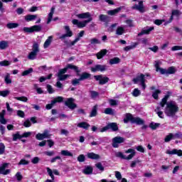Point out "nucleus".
<instances>
[{
	"mask_svg": "<svg viewBox=\"0 0 182 182\" xmlns=\"http://www.w3.org/2000/svg\"><path fill=\"white\" fill-rule=\"evenodd\" d=\"M76 16L78 18V19H87L82 21H79L77 19H73L72 21L73 25H76L80 29L85 28L86 25L89 23V22H92V21H93V18L89 12L76 14Z\"/></svg>",
	"mask_w": 182,
	"mask_h": 182,
	"instance_id": "obj_1",
	"label": "nucleus"
},
{
	"mask_svg": "<svg viewBox=\"0 0 182 182\" xmlns=\"http://www.w3.org/2000/svg\"><path fill=\"white\" fill-rule=\"evenodd\" d=\"M164 113L168 117H174L178 113V105L174 101H169L166 104Z\"/></svg>",
	"mask_w": 182,
	"mask_h": 182,
	"instance_id": "obj_2",
	"label": "nucleus"
},
{
	"mask_svg": "<svg viewBox=\"0 0 182 182\" xmlns=\"http://www.w3.org/2000/svg\"><path fill=\"white\" fill-rule=\"evenodd\" d=\"M68 69H71L73 70H75L77 73H79L80 70H79V68L76 65H73L72 64H68L67 66L63 69H60L58 70V73L57 74V76L58 77V80H66L68 77H69V75L65 74L66 72H68Z\"/></svg>",
	"mask_w": 182,
	"mask_h": 182,
	"instance_id": "obj_3",
	"label": "nucleus"
},
{
	"mask_svg": "<svg viewBox=\"0 0 182 182\" xmlns=\"http://www.w3.org/2000/svg\"><path fill=\"white\" fill-rule=\"evenodd\" d=\"M160 61H155L154 67L156 72H160L161 75H174L176 73V68L170 67L167 70L160 68Z\"/></svg>",
	"mask_w": 182,
	"mask_h": 182,
	"instance_id": "obj_4",
	"label": "nucleus"
},
{
	"mask_svg": "<svg viewBox=\"0 0 182 182\" xmlns=\"http://www.w3.org/2000/svg\"><path fill=\"white\" fill-rule=\"evenodd\" d=\"M125 153L127 154H129V153H131L128 156H126L122 152H117L115 153L116 157H118V159H122V160H132L134 156H136V151L133 149H129L127 151H125Z\"/></svg>",
	"mask_w": 182,
	"mask_h": 182,
	"instance_id": "obj_5",
	"label": "nucleus"
},
{
	"mask_svg": "<svg viewBox=\"0 0 182 182\" xmlns=\"http://www.w3.org/2000/svg\"><path fill=\"white\" fill-rule=\"evenodd\" d=\"M39 43H34L33 45L32 51L28 54V59L30 60H35L36 59V56H38V53H39Z\"/></svg>",
	"mask_w": 182,
	"mask_h": 182,
	"instance_id": "obj_6",
	"label": "nucleus"
},
{
	"mask_svg": "<svg viewBox=\"0 0 182 182\" xmlns=\"http://www.w3.org/2000/svg\"><path fill=\"white\" fill-rule=\"evenodd\" d=\"M144 77V74H140L139 75H137L135 78L133 79V82L135 85H137L139 82H141V86L143 90L146 89V84L144 83V82H146V79Z\"/></svg>",
	"mask_w": 182,
	"mask_h": 182,
	"instance_id": "obj_7",
	"label": "nucleus"
},
{
	"mask_svg": "<svg viewBox=\"0 0 182 182\" xmlns=\"http://www.w3.org/2000/svg\"><path fill=\"white\" fill-rule=\"evenodd\" d=\"M23 32L26 33H33V32H41L42 31V26L41 25H35L31 27H24L23 28Z\"/></svg>",
	"mask_w": 182,
	"mask_h": 182,
	"instance_id": "obj_8",
	"label": "nucleus"
},
{
	"mask_svg": "<svg viewBox=\"0 0 182 182\" xmlns=\"http://www.w3.org/2000/svg\"><path fill=\"white\" fill-rule=\"evenodd\" d=\"M126 139L122 136H115L112 139V146L114 149H117L119 147V144H122V143H124Z\"/></svg>",
	"mask_w": 182,
	"mask_h": 182,
	"instance_id": "obj_9",
	"label": "nucleus"
},
{
	"mask_svg": "<svg viewBox=\"0 0 182 182\" xmlns=\"http://www.w3.org/2000/svg\"><path fill=\"white\" fill-rule=\"evenodd\" d=\"M52 134L49 133V130L45 129L43 134L38 133L36 135L37 140H44V139H50Z\"/></svg>",
	"mask_w": 182,
	"mask_h": 182,
	"instance_id": "obj_10",
	"label": "nucleus"
},
{
	"mask_svg": "<svg viewBox=\"0 0 182 182\" xmlns=\"http://www.w3.org/2000/svg\"><path fill=\"white\" fill-rule=\"evenodd\" d=\"M64 28L65 29V33L59 37V39H61V41L66 39V38H72V36H73V32L70 31V27H69V26H65Z\"/></svg>",
	"mask_w": 182,
	"mask_h": 182,
	"instance_id": "obj_11",
	"label": "nucleus"
},
{
	"mask_svg": "<svg viewBox=\"0 0 182 182\" xmlns=\"http://www.w3.org/2000/svg\"><path fill=\"white\" fill-rule=\"evenodd\" d=\"M62 102H63V97H57L51 101L50 104H48L46 106V109H47V110H50L54 105H56V103H62Z\"/></svg>",
	"mask_w": 182,
	"mask_h": 182,
	"instance_id": "obj_12",
	"label": "nucleus"
},
{
	"mask_svg": "<svg viewBox=\"0 0 182 182\" xmlns=\"http://www.w3.org/2000/svg\"><path fill=\"white\" fill-rule=\"evenodd\" d=\"M73 102H75V99L70 97L68 98L67 100L65 102V106H67V107L70 109V110H75V109L77 107V105Z\"/></svg>",
	"mask_w": 182,
	"mask_h": 182,
	"instance_id": "obj_13",
	"label": "nucleus"
},
{
	"mask_svg": "<svg viewBox=\"0 0 182 182\" xmlns=\"http://www.w3.org/2000/svg\"><path fill=\"white\" fill-rule=\"evenodd\" d=\"M91 70L92 72H105V70H107V65L98 64L92 67Z\"/></svg>",
	"mask_w": 182,
	"mask_h": 182,
	"instance_id": "obj_14",
	"label": "nucleus"
},
{
	"mask_svg": "<svg viewBox=\"0 0 182 182\" xmlns=\"http://www.w3.org/2000/svg\"><path fill=\"white\" fill-rule=\"evenodd\" d=\"M132 9H135L136 11H139V12H141V14H143L146 12V10L144 9V4H143V1H139L138 4H134Z\"/></svg>",
	"mask_w": 182,
	"mask_h": 182,
	"instance_id": "obj_15",
	"label": "nucleus"
},
{
	"mask_svg": "<svg viewBox=\"0 0 182 182\" xmlns=\"http://www.w3.org/2000/svg\"><path fill=\"white\" fill-rule=\"evenodd\" d=\"M94 78L95 80H99L100 85H106L109 82V79L107 77H103V75H95Z\"/></svg>",
	"mask_w": 182,
	"mask_h": 182,
	"instance_id": "obj_16",
	"label": "nucleus"
},
{
	"mask_svg": "<svg viewBox=\"0 0 182 182\" xmlns=\"http://www.w3.org/2000/svg\"><path fill=\"white\" fill-rule=\"evenodd\" d=\"M151 31H154V26H146L142 28L141 32L138 33V36H142V35H150V32H151Z\"/></svg>",
	"mask_w": 182,
	"mask_h": 182,
	"instance_id": "obj_17",
	"label": "nucleus"
},
{
	"mask_svg": "<svg viewBox=\"0 0 182 182\" xmlns=\"http://www.w3.org/2000/svg\"><path fill=\"white\" fill-rule=\"evenodd\" d=\"M171 95H173V93L170 91H168L167 95H166L164 96V97L160 102L159 106H161V107H164V106H166V105H167V103H168V102H167V100H168V97H170Z\"/></svg>",
	"mask_w": 182,
	"mask_h": 182,
	"instance_id": "obj_18",
	"label": "nucleus"
},
{
	"mask_svg": "<svg viewBox=\"0 0 182 182\" xmlns=\"http://www.w3.org/2000/svg\"><path fill=\"white\" fill-rule=\"evenodd\" d=\"M46 170H47V173L51 178L52 181L55 180V176H53V174H55V176H59V171H58V169L52 170L50 169V168L48 167Z\"/></svg>",
	"mask_w": 182,
	"mask_h": 182,
	"instance_id": "obj_19",
	"label": "nucleus"
},
{
	"mask_svg": "<svg viewBox=\"0 0 182 182\" xmlns=\"http://www.w3.org/2000/svg\"><path fill=\"white\" fill-rule=\"evenodd\" d=\"M132 123L137 124L138 126H141V124H144V120L141 119L140 117H134L132 115V118H131Z\"/></svg>",
	"mask_w": 182,
	"mask_h": 182,
	"instance_id": "obj_20",
	"label": "nucleus"
},
{
	"mask_svg": "<svg viewBox=\"0 0 182 182\" xmlns=\"http://www.w3.org/2000/svg\"><path fill=\"white\" fill-rule=\"evenodd\" d=\"M8 167V164H4L1 166H0V174H4V176H6L11 173V170L6 169Z\"/></svg>",
	"mask_w": 182,
	"mask_h": 182,
	"instance_id": "obj_21",
	"label": "nucleus"
},
{
	"mask_svg": "<svg viewBox=\"0 0 182 182\" xmlns=\"http://www.w3.org/2000/svg\"><path fill=\"white\" fill-rule=\"evenodd\" d=\"M166 153V154H170L171 156H173L174 154H176L179 157L182 156V150L181 149H173L171 151L167 150Z\"/></svg>",
	"mask_w": 182,
	"mask_h": 182,
	"instance_id": "obj_22",
	"label": "nucleus"
},
{
	"mask_svg": "<svg viewBox=\"0 0 182 182\" xmlns=\"http://www.w3.org/2000/svg\"><path fill=\"white\" fill-rule=\"evenodd\" d=\"M163 109H164V107H161V105L158 106L156 109H155V113L158 114L160 119H164V113L162 111Z\"/></svg>",
	"mask_w": 182,
	"mask_h": 182,
	"instance_id": "obj_23",
	"label": "nucleus"
},
{
	"mask_svg": "<svg viewBox=\"0 0 182 182\" xmlns=\"http://www.w3.org/2000/svg\"><path fill=\"white\" fill-rule=\"evenodd\" d=\"M77 127H79L80 129H83L84 130H89L90 124L86 122H81L77 124Z\"/></svg>",
	"mask_w": 182,
	"mask_h": 182,
	"instance_id": "obj_24",
	"label": "nucleus"
},
{
	"mask_svg": "<svg viewBox=\"0 0 182 182\" xmlns=\"http://www.w3.org/2000/svg\"><path fill=\"white\" fill-rule=\"evenodd\" d=\"M55 6H53L50 9V13L48 14V19L46 21L47 25H49V23H50V22H52V20L53 19V14H55Z\"/></svg>",
	"mask_w": 182,
	"mask_h": 182,
	"instance_id": "obj_25",
	"label": "nucleus"
},
{
	"mask_svg": "<svg viewBox=\"0 0 182 182\" xmlns=\"http://www.w3.org/2000/svg\"><path fill=\"white\" fill-rule=\"evenodd\" d=\"M99 20L100 22H105V23H107L108 22H110V17L107 15L100 14L99 16Z\"/></svg>",
	"mask_w": 182,
	"mask_h": 182,
	"instance_id": "obj_26",
	"label": "nucleus"
},
{
	"mask_svg": "<svg viewBox=\"0 0 182 182\" xmlns=\"http://www.w3.org/2000/svg\"><path fill=\"white\" fill-rule=\"evenodd\" d=\"M38 18V15L35 14H28L25 16L24 19L26 22H31L32 21H35Z\"/></svg>",
	"mask_w": 182,
	"mask_h": 182,
	"instance_id": "obj_27",
	"label": "nucleus"
},
{
	"mask_svg": "<svg viewBox=\"0 0 182 182\" xmlns=\"http://www.w3.org/2000/svg\"><path fill=\"white\" fill-rule=\"evenodd\" d=\"M108 129H111L112 132H117L119 130V127H117V124L116 122H112L107 124Z\"/></svg>",
	"mask_w": 182,
	"mask_h": 182,
	"instance_id": "obj_28",
	"label": "nucleus"
},
{
	"mask_svg": "<svg viewBox=\"0 0 182 182\" xmlns=\"http://www.w3.org/2000/svg\"><path fill=\"white\" fill-rule=\"evenodd\" d=\"M122 11V7L113 9V10H109L107 11V15H109L110 16H113L114 15H117V13Z\"/></svg>",
	"mask_w": 182,
	"mask_h": 182,
	"instance_id": "obj_29",
	"label": "nucleus"
},
{
	"mask_svg": "<svg viewBox=\"0 0 182 182\" xmlns=\"http://www.w3.org/2000/svg\"><path fill=\"white\" fill-rule=\"evenodd\" d=\"M87 156L88 159H91L92 160H99V159H100V155L95 154L93 152L88 153Z\"/></svg>",
	"mask_w": 182,
	"mask_h": 182,
	"instance_id": "obj_30",
	"label": "nucleus"
},
{
	"mask_svg": "<svg viewBox=\"0 0 182 182\" xmlns=\"http://www.w3.org/2000/svg\"><path fill=\"white\" fill-rule=\"evenodd\" d=\"M52 39H53V37L52 36H50L45 41L43 44L44 49H46L47 48H49V46H50V43H52Z\"/></svg>",
	"mask_w": 182,
	"mask_h": 182,
	"instance_id": "obj_31",
	"label": "nucleus"
},
{
	"mask_svg": "<svg viewBox=\"0 0 182 182\" xmlns=\"http://www.w3.org/2000/svg\"><path fill=\"white\" fill-rule=\"evenodd\" d=\"M96 116H97V105H95L90 113V117H96Z\"/></svg>",
	"mask_w": 182,
	"mask_h": 182,
	"instance_id": "obj_32",
	"label": "nucleus"
},
{
	"mask_svg": "<svg viewBox=\"0 0 182 182\" xmlns=\"http://www.w3.org/2000/svg\"><path fill=\"white\" fill-rule=\"evenodd\" d=\"M82 173H84V174H92L93 173V168L90 166H87L83 169Z\"/></svg>",
	"mask_w": 182,
	"mask_h": 182,
	"instance_id": "obj_33",
	"label": "nucleus"
},
{
	"mask_svg": "<svg viewBox=\"0 0 182 182\" xmlns=\"http://www.w3.org/2000/svg\"><path fill=\"white\" fill-rule=\"evenodd\" d=\"M9 47V43L6 41H0V49L1 50H4V49H6V48Z\"/></svg>",
	"mask_w": 182,
	"mask_h": 182,
	"instance_id": "obj_34",
	"label": "nucleus"
},
{
	"mask_svg": "<svg viewBox=\"0 0 182 182\" xmlns=\"http://www.w3.org/2000/svg\"><path fill=\"white\" fill-rule=\"evenodd\" d=\"M106 53H107V50L106 49L101 50L100 52H98L96 54L97 58L102 59V58H103V56H105Z\"/></svg>",
	"mask_w": 182,
	"mask_h": 182,
	"instance_id": "obj_35",
	"label": "nucleus"
},
{
	"mask_svg": "<svg viewBox=\"0 0 182 182\" xmlns=\"http://www.w3.org/2000/svg\"><path fill=\"white\" fill-rule=\"evenodd\" d=\"M126 31L124 30V27L123 26H118L116 30V35L119 36L123 35Z\"/></svg>",
	"mask_w": 182,
	"mask_h": 182,
	"instance_id": "obj_36",
	"label": "nucleus"
},
{
	"mask_svg": "<svg viewBox=\"0 0 182 182\" xmlns=\"http://www.w3.org/2000/svg\"><path fill=\"white\" fill-rule=\"evenodd\" d=\"M61 156H65L68 157H73V154L68 150H62L60 151Z\"/></svg>",
	"mask_w": 182,
	"mask_h": 182,
	"instance_id": "obj_37",
	"label": "nucleus"
},
{
	"mask_svg": "<svg viewBox=\"0 0 182 182\" xmlns=\"http://www.w3.org/2000/svg\"><path fill=\"white\" fill-rule=\"evenodd\" d=\"M90 77V74L89 73H82L80 75V80H86V79H89Z\"/></svg>",
	"mask_w": 182,
	"mask_h": 182,
	"instance_id": "obj_38",
	"label": "nucleus"
},
{
	"mask_svg": "<svg viewBox=\"0 0 182 182\" xmlns=\"http://www.w3.org/2000/svg\"><path fill=\"white\" fill-rule=\"evenodd\" d=\"M19 24L18 23H8L6 24V28L8 29H14L15 28H18Z\"/></svg>",
	"mask_w": 182,
	"mask_h": 182,
	"instance_id": "obj_39",
	"label": "nucleus"
},
{
	"mask_svg": "<svg viewBox=\"0 0 182 182\" xmlns=\"http://www.w3.org/2000/svg\"><path fill=\"white\" fill-rule=\"evenodd\" d=\"M104 113L105 114H109L110 116H114V109L110 108V107H108V108H106L104 111Z\"/></svg>",
	"mask_w": 182,
	"mask_h": 182,
	"instance_id": "obj_40",
	"label": "nucleus"
},
{
	"mask_svg": "<svg viewBox=\"0 0 182 182\" xmlns=\"http://www.w3.org/2000/svg\"><path fill=\"white\" fill-rule=\"evenodd\" d=\"M117 63H120V58L117 57L109 60V65H117Z\"/></svg>",
	"mask_w": 182,
	"mask_h": 182,
	"instance_id": "obj_41",
	"label": "nucleus"
},
{
	"mask_svg": "<svg viewBox=\"0 0 182 182\" xmlns=\"http://www.w3.org/2000/svg\"><path fill=\"white\" fill-rule=\"evenodd\" d=\"M4 81L6 85H11V83H12V80L11 79V75L9 73H6V76L4 77Z\"/></svg>",
	"mask_w": 182,
	"mask_h": 182,
	"instance_id": "obj_42",
	"label": "nucleus"
},
{
	"mask_svg": "<svg viewBox=\"0 0 182 182\" xmlns=\"http://www.w3.org/2000/svg\"><path fill=\"white\" fill-rule=\"evenodd\" d=\"M90 97L91 99H97V97H99V92H96V91H90Z\"/></svg>",
	"mask_w": 182,
	"mask_h": 182,
	"instance_id": "obj_43",
	"label": "nucleus"
},
{
	"mask_svg": "<svg viewBox=\"0 0 182 182\" xmlns=\"http://www.w3.org/2000/svg\"><path fill=\"white\" fill-rule=\"evenodd\" d=\"M141 95V92H140V90H139L138 88L134 89L132 92V96H134V97H138V96H140Z\"/></svg>",
	"mask_w": 182,
	"mask_h": 182,
	"instance_id": "obj_44",
	"label": "nucleus"
},
{
	"mask_svg": "<svg viewBox=\"0 0 182 182\" xmlns=\"http://www.w3.org/2000/svg\"><path fill=\"white\" fill-rule=\"evenodd\" d=\"M171 140H174V138L173 136V133H170L164 139L165 143H168V141H171Z\"/></svg>",
	"mask_w": 182,
	"mask_h": 182,
	"instance_id": "obj_45",
	"label": "nucleus"
},
{
	"mask_svg": "<svg viewBox=\"0 0 182 182\" xmlns=\"http://www.w3.org/2000/svg\"><path fill=\"white\" fill-rule=\"evenodd\" d=\"M132 114H127L125 119H124V123H129V122H131L132 123Z\"/></svg>",
	"mask_w": 182,
	"mask_h": 182,
	"instance_id": "obj_46",
	"label": "nucleus"
},
{
	"mask_svg": "<svg viewBox=\"0 0 182 182\" xmlns=\"http://www.w3.org/2000/svg\"><path fill=\"white\" fill-rule=\"evenodd\" d=\"M9 93H11V91L6 90L0 91V96H2V97H6L7 96H9Z\"/></svg>",
	"mask_w": 182,
	"mask_h": 182,
	"instance_id": "obj_47",
	"label": "nucleus"
},
{
	"mask_svg": "<svg viewBox=\"0 0 182 182\" xmlns=\"http://www.w3.org/2000/svg\"><path fill=\"white\" fill-rule=\"evenodd\" d=\"M160 93H161V91L160 90H156L152 94V97L157 100V99H159V95H160Z\"/></svg>",
	"mask_w": 182,
	"mask_h": 182,
	"instance_id": "obj_48",
	"label": "nucleus"
},
{
	"mask_svg": "<svg viewBox=\"0 0 182 182\" xmlns=\"http://www.w3.org/2000/svg\"><path fill=\"white\" fill-rule=\"evenodd\" d=\"M32 72H33V68H29L28 70H24L21 73V76H28V75H31V73H32Z\"/></svg>",
	"mask_w": 182,
	"mask_h": 182,
	"instance_id": "obj_49",
	"label": "nucleus"
},
{
	"mask_svg": "<svg viewBox=\"0 0 182 182\" xmlns=\"http://www.w3.org/2000/svg\"><path fill=\"white\" fill-rule=\"evenodd\" d=\"M149 127L151 128L152 130H156V129H157V127H160V123L151 122L149 124Z\"/></svg>",
	"mask_w": 182,
	"mask_h": 182,
	"instance_id": "obj_50",
	"label": "nucleus"
},
{
	"mask_svg": "<svg viewBox=\"0 0 182 182\" xmlns=\"http://www.w3.org/2000/svg\"><path fill=\"white\" fill-rule=\"evenodd\" d=\"M109 103L110 106H117L119 105V100L110 99L109 100Z\"/></svg>",
	"mask_w": 182,
	"mask_h": 182,
	"instance_id": "obj_51",
	"label": "nucleus"
},
{
	"mask_svg": "<svg viewBox=\"0 0 182 182\" xmlns=\"http://www.w3.org/2000/svg\"><path fill=\"white\" fill-rule=\"evenodd\" d=\"M52 76H53V75L50 74L47 77H41L39 79V82H41V83H42V82H45V80H48V79H51Z\"/></svg>",
	"mask_w": 182,
	"mask_h": 182,
	"instance_id": "obj_52",
	"label": "nucleus"
},
{
	"mask_svg": "<svg viewBox=\"0 0 182 182\" xmlns=\"http://www.w3.org/2000/svg\"><path fill=\"white\" fill-rule=\"evenodd\" d=\"M15 178H16L17 181H21L23 176H22V173H21V172H17L15 175Z\"/></svg>",
	"mask_w": 182,
	"mask_h": 182,
	"instance_id": "obj_53",
	"label": "nucleus"
},
{
	"mask_svg": "<svg viewBox=\"0 0 182 182\" xmlns=\"http://www.w3.org/2000/svg\"><path fill=\"white\" fill-rule=\"evenodd\" d=\"M90 43H91V45H100V43H101V42L97 38H92L90 40Z\"/></svg>",
	"mask_w": 182,
	"mask_h": 182,
	"instance_id": "obj_54",
	"label": "nucleus"
},
{
	"mask_svg": "<svg viewBox=\"0 0 182 182\" xmlns=\"http://www.w3.org/2000/svg\"><path fill=\"white\" fill-rule=\"evenodd\" d=\"M11 61L4 60L3 61L0 62V66H9V65H11Z\"/></svg>",
	"mask_w": 182,
	"mask_h": 182,
	"instance_id": "obj_55",
	"label": "nucleus"
},
{
	"mask_svg": "<svg viewBox=\"0 0 182 182\" xmlns=\"http://www.w3.org/2000/svg\"><path fill=\"white\" fill-rule=\"evenodd\" d=\"M14 99H16V100H20L21 102H28V97H15Z\"/></svg>",
	"mask_w": 182,
	"mask_h": 182,
	"instance_id": "obj_56",
	"label": "nucleus"
},
{
	"mask_svg": "<svg viewBox=\"0 0 182 182\" xmlns=\"http://www.w3.org/2000/svg\"><path fill=\"white\" fill-rule=\"evenodd\" d=\"M17 139H22V135L19 134V132L13 134V141H16Z\"/></svg>",
	"mask_w": 182,
	"mask_h": 182,
	"instance_id": "obj_57",
	"label": "nucleus"
},
{
	"mask_svg": "<svg viewBox=\"0 0 182 182\" xmlns=\"http://www.w3.org/2000/svg\"><path fill=\"white\" fill-rule=\"evenodd\" d=\"M46 88L50 95H52V93H55V90H53V87H52V85H47Z\"/></svg>",
	"mask_w": 182,
	"mask_h": 182,
	"instance_id": "obj_58",
	"label": "nucleus"
},
{
	"mask_svg": "<svg viewBox=\"0 0 182 182\" xmlns=\"http://www.w3.org/2000/svg\"><path fill=\"white\" fill-rule=\"evenodd\" d=\"M173 140H176V139H182V133L181 132H177L176 134H173Z\"/></svg>",
	"mask_w": 182,
	"mask_h": 182,
	"instance_id": "obj_59",
	"label": "nucleus"
},
{
	"mask_svg": "<svg viewBox=\"0 0 182 182\" xmlns=\"http://www.w3.org/2000/svg\"><path fill=\"white\" fill-rule=\"evenodd\" d=\"M139 163H141V161L137 159L135 161H132L130 167H132V168H134V167H136V164H139Z\"/></svg>",
	"mask_w": 182,
	"mask_h": 182,
	"instance_id": "obj_60",
	"label": "nucleus"
},
{
	"mask_svg": "<svg viewBox=\"0 0 182 182\" xmlns=\"http://www.w3.org/2000/svg\"><path fill=\"white\" fill-rule=\"evenodd\" d=\"M0 123H1V124H6L7 123V121L5 119V117L1 114H0Z\"/></svg>",
	"mask_w": 182,
	"mask_h": 182,
	"instance_id": "obj_61",
	"label": "nucleus"
},
{
	"mask_svg": "<svg viewBox=\"0 0 182 182\" xmlns=\"http://www.w3.org/2000/svg\"><path fill=\"white\" fill-rule=\"evenodd\" d=\"M24 127H31L32 126V123L30 119H26L23 123Z\"/></svg>",
	"mask_w": 182,
	"mask_h": 182,
	"instance_id": "obj_62",
	"label": "nucleus"
},
{
	"mask_svg": "<svg viewBox=\"0 0 182 182\" xmlns=\"http://www.w3.org/2000/svg\"><path fill=\"white\" fill-rule=\"evenodd\" d=\"M5 153V144L4 143H0V154H4Z\"/></svg>",
	"mask_w": 182,
	"mask_h": 182,
	"instance_id": "obj_63",
	"label": "nucleus"
},
{
	"mask_svg": "<svg viewBox=\"0 0 182 182\" xmlns=\"http://www.w3.org/2000/svg\"><path fill=\"white\" fill-rule=\"evenodd\" d=\"M77 160L80 163H83V161H85V155L81 154V155L78 156Z\"/></svg>",
	"mask_w": 182,
	"mask_h": 182,
	"instance_id": "obj_64",
	"label": "nucleus"
}]
</instances>
